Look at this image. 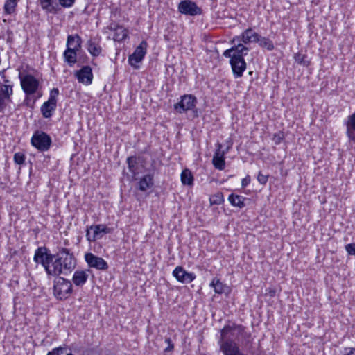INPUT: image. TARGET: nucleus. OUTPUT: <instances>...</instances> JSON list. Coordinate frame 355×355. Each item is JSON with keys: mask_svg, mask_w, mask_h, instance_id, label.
<instances>
[{"mask_svg": "<svg viewBox=\"0 0 355 355\" xmlns=\"http://www.w3.org/2000/svg\"><path fill=\"white\" fill-rule=\"evenodd\" d=\"M25 155L22 153H16L14 155V162L15 164L21 165L24 163Z\"/></svg>", "mask_w": 355, "mask_h": 355, "instance_id": "e433bc0d", "label": "nucleus"}, {"mask_svg": "<svg viewBox=\"0 0 355 355\" xmlns=\"http://www.w3.org/2000/svg\"><path fill=\"white\" fill-rule=\"evenodd\" d=\"M212 164L215 168L222 171L225 168V157H213Z\"/></svg>", "mask_w": 355, "mask_h": 355, "instance_id": "72a5a7b5", "label": "nucleus"}, {"mask_svg": "<svg viewBox=\"0 0 355 355\" xmlns=\"http://www.w3.org/2000/svg\"><path fill=\"white\" fill-rule=\"evenodd\" d=\"M64 349L62 347H55L52 351L49 352L47 355H62Z\"/></svg>", "mask_w": 355, "mask_h": 355, "instance_id": "c03bdc74", "label": "nucleus"}, {"mask_svg": "<svg viewBox=\"0 0 355 355\" xmlns=\"http://www.w3.org/2000/svg\"><path fill=\"white\" fill-rule=\"evenodd\" d=\"M128 167L133 176L137 174V159L135 156H131L127 158Z\"/></svg>", "mask_w": 355, "mask_h": 355, "instance_id": "c85d7f7f", "label": "nucleus"}, {"mask_svg": "<svg viewBox=\"0 0 355 355\" xmlns=\"http://www.w3.org/2000/svg\"><path fill=\"white\" fill-rule=\"evenodd\" d=\"M220 350L224 355H247L242 353L236 344V343L232 339H220L219 341Z\"/></svg>", "mask_w": 355, "mask_h": 355, "instance_id": "9b49d317", "label": "nucleus"}, {"mask_svg": "<svg viewBox=\"0 0 355 355\" xmlns=\"http://www.w3.org/2000/svg\"><path fill=\"white\" fill-rule=\"evenodd\" d=\"M35 101L36 99L32 101L28 96H26L24 101V104L28 107L33 108L35 106Z\"/></svg>", "mask_w": 355, "mask_h": 355, "instance_id": "79ce46f5", "label": "nucleus"}, {"mask_svg": "<svg viewBox=\"0 0 355 355\" xmlns=\"http://www.w3.org/2000/svg\"><path fill=\"white\" fill-rule=\"evenodd\" d=\"M210 286L213 287L215 293L218 294L225 292V286L218 279H214L210 283Z\"/></svg>", "mask_w": 355, "mask_h": 355, "instance_id": "7c9ffc66", "label": "nucleus"}, {"mask_svg": "<svg viewBox=\"0 0 355 355\" xmlns=\"http://www.w3.org/2000/svg\"><path fill=\"white\" fill-rule=\"evenodd\" d=\"M21 89L26 96L35 94L38 89L40 83L33 75L19 76Z\"/></svg>", "mask_w": 355, "mask_h": 355, "instance_id": "1a4fd4ad", "label": "nucleus"}, {"mask_svg": "<svg viewBox=\"0 0 355 355\" xmlns=\"http://www.w3.org/2000/svg\"><path fill=\"white\" fill-rule=\"evenodd\" d=\"M344 124L346 126L348 140L355 143V112L347 117Z\"/></svg>", "mask_w": 355, "mask_h": 355, "instance_id": "412c9836", "label": "nucleus"}, {"mask_svg": "<svg viewBox=\"0 0 355 355\" xmlns=\"http://www.w3.org/2000/svg\"><path fill=\"white\" fill-rule=\"evenodd\" d=\"M75 76L79 83L86 85L92 84L93 73L91 67L88 65L83 67L80 70L75 72Z\"/></svg>", "mask_w": 355, "mask_h": 355, "instance_id": "f3484780", "label": "nucleus"}, {"mask_svg": "<svg viewBox=\"0 0 355 355\" xmlns=\"http://www.w3.org/2000/svg\"><path fill=\"white\" fill-rule=\"evenodd\" d=\"M31 144L40 152H44L51 148L52 139L47 133L42 130H36L31 139Z\"/></svg>", "mask_w": 355, "mask_h": 355, "instance_id": "20e7f679", "label": "nucleus"}, {"mask_svg": "<svg viewBox=\"0 0 355 355\" xmlns=\"http://www.w3.org/2000/svg\"><path fill=\"white\" fill-rule=\"evenodd\" d=\"M178 8L180 13L186 15L195 16L202 13L201 8L195 2L190 0L181 1Z\"/></svg>", "mask_w": 355, "mask_h": 355, "instance_id": "ddd939ff", "label": "nucleus"}, {"mask_svg": "<svg viewBox=\"0 0 355 355\" xmlns=\"http://www.w3.org/2000/svg\"><path fill=\"white\" fill-rule=\"evenodd\" d=\"M74 45H76V42H73V46H74Z\"/></svg>", "mask_w": 355, "mask_h": 355, "instance_id": "09e8293b", "label": "nucleus"}, {"mask_svg": "<svg viewBox=\"0 0 355 355\" xmlns=\"http://www.w3.org/2000/svg\"><path fill=\"white\" fill-rule=\"evenodd\" d=\"M173 275L182 284L191 283L196 277L193 272H188L182 266H177L173 271Z\"/></svg>", "mask_w": 355, "mask_h": 355, "instance_id": "dca6fc26", "label": "nucleus"}, {"mask_svg": "<svg viewBox=\"0 0 355 355\" xmlns=\"http://www.w3.org/2000/svg\"><path fill=\"white\" fill-rule=\"evenodd\" d=\"M88 277L89 275L86 272V271L76 270L73 273L72 281L76 286H82L86 283Z\"/></svg>", "mask_w": 355, "mask_h": 355, "instance_id": "5701e85b", "label": "nucleus"}, {"mask_svg": "<svg viewBox=\"0 0 355 355\" xmlns=\"http://www.w3.org/2000/svg\"><path fill=\"white\" fill-rule=\"evenodd\" d=\"M181 181L183 184L192 185L193 182V177L191 171L188 169L184 170L181 173Z\"/></svg>", "mask_w": 355, "mask_h": 355, "instance_id": "c756f323", "label": "nucleus"}, {"mask_svg": "<svg viewBox=\"0 0 355 355\" xmlns=\"http://www.w3.org/2000/svg\"><path fill=\"white\" fill-rule=\"evenodd\" d=\"M73 292L70 280L58 277L53 281V295L59 300H67Z\"/></svg>", "mask_w": 355, "mask_h": 355, "instance_id": "7ed1b4c3", "label": "nucleus"}, {"mask_svg": "<svg viewBox=\"0 0 355 355\" xmlns=\"http://www.w3.org/2000/svg\"><path fill=\"white\" fill-rule=\"evenodd\" d=\"M85 260L89 268L99 270H106L108 269L107 261L102 257L96 256L92 252H87L85 254Z\"/></svg>", "mask_w": 355, "mask_h": 355, "instance_id": "4468645a", "label": "nucleus"}, {"mask_svg": "<svg viewBox=\"0 0 355 355\" xmlns=\"http://www.w3.org/2000/svg\"><path fill=\"white\" fill-rule=\"evenodd\" d=\"M165 343H167L168 346L164 349V352L168 353L173 351L174 344L173 343L171 338H166Z\"/></svg>", "mask_w": 355, "mask_h": 355, "instance_id": "58836bf2", "label": "nucleus"}, {"mask_svg": "<svg viewBox=\"0 0 355 355\" xmlns=\"http://www.w3.org/2000/svg\"><path fill=\"white\" fill-rule=\"evenodd\" d=\"M232 142L230 140L227 141V147L224 150H227V153L229 152L230 149L232 148Z\"/></svg>", "mask_w": 355, "mask_h": 355, "instance_id": "de8ad7c7", "label": "nucleus"}, {"mask_svg": "<svg viewBox=\"0 0 355 355\" xmlns=\"http://www.w3.org/2000/svg\"><path fill=\"white\" fill-rule=\"evenodd\" d=\"M246 328L242 324L233 323L232 325H225L220 331L222 339L226 338L227 335L231 333L236 340H248L251 334L245 331Z\"/></svg>", "mask_w": 355, "mask_h": 355, "instance_id": "39448f33", "label": "nucleus"}, {"mask_svg": "<svg viewBox=\"0 0 355 355\" xmlns=\"http://www.w3.org/2000/svg\"><path fill=\"white\" fill-rule=\"evenodd\" d=\"M250 182V177L249 175L244 178L241 181L242 187H245Z\"/></svg>", "mask_w": 355, "mask_h": 355, "instance_id": "a18cd8bd", "label": "nucleus"}, {"mask_svg": "<svg viewBox=\"0 0 355 355\" xmlns=\"http://www.w3.org/2000/svg\"><path fill=\"white\" fill-rule=\"evenodd\" d=\"M17 3V0H6L3 6L4 12L7 15L14 13L16 10Z\"/></svg>", "mask_w": 355, "mask_h": 355, "instance_id": "cd10ccee", "label": "nucleus"}, {"mask_svg": "<svg viewBox=\"0 0 355 355\" xmlns=\"http://www.w3.org/2000/svg\"><path fill=\"white\" fill-rule=\"evenodd\" d=\"M197 98L191 94H185L181 96L180 101L174 105V110L182 114L189 110L193 112L194 115L198 116V111L196 109Z\"/></svg>", "mask_w": 355, "mask_h": 355, "instance_id": "423d86ee", "label": "nucleus"}, {"mask_svg": "<svg viewBox=\"0 0 355 355\" xmlns=\"http://www.w3.org/2000/svg\"><path fill=\"white\" fill-rule=\"evenodd\" d=\"M259 40V35L254 32L251 28L245 30L240 36L236 37L232 42L237 40L242 42L243 44H248L251 42H257Z\"/></svg>", "mask_w": 355, "mask_h": 355, "instance_id": "a211bd4d", "label": "nucleus"}, {"mask_svg": "<svg viewBox=\"0 0 355 355\" xmlns=\"http://www.w3.org/2000/svg\"><path fill=\"white\" fill-rule=\"evenodd\" d=\"M229 202L232 206L237 207L239 208H243L245 207L244 200L245 198L232 193L228 197Z\"/></svg>", "mask_w": 355, "mask_h": 355, "instance_id": "a878e982", "label": "nucleus"}, {"mask_svg": "<svg viewBox=\"0 0 355 355\" xmlns=\"http://www.w3.org/2000/svg\"><path fill=\"white\" fill-rule=\"evenodd\" d=\"M42 9L46 14H57L60 10L58 0H39Z\"/></svg>", "mask_w": 355, "mask_h": 355, "instance_id": "4be33fe9", "label": "nucleus"}, {"mask_svg": "<svg viewBox=\"0 0 355 355\" xmlns=\"http://www.w3.org/2000/svg\"><path fill=\"white\" fill-rule=\"evenodd\" d=\"M268 175H263L261 173V172H259L257 176V180L258 182L261 184H266L268 182Z\"/></svg>", "mask_w": 355, "mask_h": 355, "instance_id": "a19ab883", "label": "nucleus"}, {"mask_svg": "<svg viewBox=\"0 0 355 355\" xmlns=\"http://www.w3.org/2000/svg\"><path fill=\"white\" fill-rule=\"evenodd\" d=\"M249 50L248 47L240 42L237 45H234L232 48L225 50L223 55L230 59L234 56L239 59H244L243 56L248 54Z\"/></svg>", "mask_w": 355, "mask_h": 355, "instance_id": "2eb2a0df", "label": "nucleus"}, {"mask_svg": "<svg viewBox=\"0 0 355 355\" xmlns=\"http://www.w3.org/2000/svg\"><path fill=\"white\" fill-rule=\"evenodd\" d=\"M67 355H73V354H72L69 353V354H67Z\"/></svg>", "mask_w": 355, "mask_h": 355, "instance_id": "8fccbe9b", "label": "nucleus"}, {"mask_svg": "<svg viewBox=\"0 0 355 355\" xmlns=\"http://www.w3.org/2000/svg\"><path fill=\"white\" fill-rule=\"evenodd\" d=\"M58 95V89L53 88L50 92L48 101L42 105L40 111L44 118L48 119L52 116L57 107V97Z\"/></svg>", "mask_w": 355, "mask_h": 355, "instance_id": "0eeeda50", "label": "nucleus"}, {"mask_svg": "<svg viewBox=\"0 0 355 355\" xmlns=\"http://www.w3.org/2000/svg\"><path fill=\"white\" fill-rule=\"evenodd\" d=\"M6 69H3L0 71V76L1 78L2 81H0V85L1 89L3 90L7 87L8 88L9 95L12 96L13 94V83L5 75Z\"/></svg>", "mask_w": 355, "mask_h": 355, "instance_id": "b1692460", "label": "nucleus"}, {"mask_svg": "<svg viewBox=\"0 0 355 355\" xmlns=\"http://www.w3.org/2000/svg\"><path fill=\"white\" fill-rule=\"evenodd\" d=\"M110 229L105 225H91L87 227L86 237L89 241H95L96 239L102 236L101 234L110 233Z\"/></svg>", "mask_w": 355, "mask_h": 355, "instance_id": "f8f14e48", "label": "nucleus"}, {"mask_svg": "<svg viewBox=\"0 0 355 355\" xmlns=\"http://www.w3.org/2000/svg\"><path fill=\"white\" fill-rule=\"evenodd\" d=\"M230 64L232 67L234 76L236 78L241 77L243 76V71L246 69V63L245 60L239 59L234 56L230 59Z\"/></svg>", "mask_w": 355, "mask_h": 355, "instance_id": "aec40b11", "label": "nucleus"}, {"mask_svg": "<svg viewBox=\"0 0 355 355\" xmlns=\"http://www.w3.org/2000/svg\"><path fill=\"white\" fill-rule=\"evenodd\" d=\"M82 39L78 35H69L67 40V49L64 51V60L70 67L77 62V53L81 49Z\"/></svg>", "mask_w": 355, "mask_h": 355, "instance_id": "f03ea898", "label": "nucleus"}, {"mask_svg": "<svg viewBox=\"0 0 355 355\" xmlns=\"http://www.w3.org/2000/svg\"><path fill=\"white\" fill-rule=\"evenodd\" d=\"M257 42H259L261 47L266 48L268 51H272L275 48L273 42L269 38L265 37H261L259 35V40Z\"/></svg>", "mask_w": 355, "mask_h": 355, "instance_id": "2f4dec72", "label": "nucleus"}, {"mask_svg": "<svg viewBox=\"0 0 355 355\" xmlns=\"http://www.w3.org/2000/svg\"><path fill=\"white\" fill-rule=\"evenodd\" d=\"M223 196L220 192L212 195L209 198V202L211 205H220L223 202Z\"/></svg>", "mask_w": 355, "mask_h": 355, "instance_id": "f704fd0d", "label": "nucleus"}, {"mask_svg": "<svg viewBox=\"0 0 355 355\" xmlns=\"http://www.w3.org/2000/svg\"><path fill=\"white\" fill-rule=\"evenodd\" d=\"M294 59L295 62L304 67L310 65V61L307 60V55L301 53L295 54Z\"/></svg>", "mask_w": 355, "mask_h": 355, "instance_id": "473e14b6", "label": "nucleus"}, {"mask_svg": "<svg viewBox=\"0 0 355 355\" xmlns=\"http://www.w3.org/2000/svg\"><path fill=\"white\" fill-rule=\"evenodd\" d=\"M153 185V176L150 174L144 175L139 182V189L146 191Z\"/></svg>", "mask_w": 355, "mask_h": 355, "instance_id": "393cba45", "label": "nucleus"}, {"mask_svg": "<svg viewBox=\"0 0 355 355\" xmlns=\"http://www.w3.org/2000/svg\"><path fill=\"white\" fill-rule=\"evenodd\" d=\"M225 154H227V150H222V144L220 143H217L216 150L214 153V157H225Z\"/></svg>", "mask_w": 355, "mask_h": 355, "instance_id": "c9c22d12", "label": "nucleus"}, {"mask_svg": "<svg viewBox=\"0 0 355 355\" xmlns=\"http://www.w3.org/2000/svg\"><path fill=\"white\" fill-rule=\"evenodd\" d=\"M53 255L54 257L50 264L47 275L56 277L60 275H67L75 268L76 259L69 249L60 248Z\"/></svg>", "mask_w": 355, "mask_h": 355, "instance_id": "f257e3e1", "label": "nucleus"}, {"mask_svg": "<svg viewBox=\"0 0 355 355\" xmlns=\"http://www.w3.org/2000/svg\"><path fill=\"white\" fill-rule=\"evenodd\" d=\"M54 255L49 253V250L45 246L39 247L35 252L33 260L37 263H40L48 274L50 264L53 259Z\"/></svg>", "mask_w": 355, "mask_h": 355, "instance_id": "6e6552de", "label": "nucleus"}, {"mask_svg": "<svg viewBox=\"0 0 355 355\" xmlns=\"http://www.w3.org/2000/svg\"><path fill=\"white\" fill-rule=\"evenodd\" d=\"M266 294L270 295V297H274L276 294V291L271 288H267L266 290Z\"/></svg>", "mask_w": 355, "mask_h": 355, "instance_id": "49530a36", "label": "nucleus"}, {"mask_svg": "<svg viewBox=\"0 0 355 355\" xmlns=\"http://www.w3.org/2000/svg\"><path fill=\"white\" fill-rule=\"evenodd\" d=\"M148 43L143 40L139 45L135 49L134 52L128 58V63L134 69H139L138 63L141 62L144 58L147 52Z\"/></svg>", "mask_w": 355, "mask_h": 355, "instance_id": "9d476101", "label": "nucleus"}, {"mask_svg": "<svg viewBox=\"0 0 355 355\" xmlns=\"http://www.w3.org/2000/svg\"><path fill=\"white\" fill-rule=\"evenodd\" d=\"M284 138V132L282 131H279L273 135L272 141H274L275 144L278 145L283 141Z\"/></svg>", "mask_w": 355, "mask_h": 355, "instance_id": "4c0bfd02", "label": "nucleus"}, {"mask_svg": "<svg viewBox=\"0 0 355 355\" xmlns=\"http://www.w3.org/2000/svg\"><path fill=\"white\" fill-rule=\"evenodd\" d=\"M114 31V40L115 41L121 42L128 37V31L122 26H117Z\"/></svg>", "mask_w": 355, "mask_h": 355, "instance_id": "bb28decb", "label": "nucleus"}, {"mask_svg": "<svg viewBox=\"0 0 355 355\" xmlns=\"http://www.w3.org/2000/svg\"><path fill=\"white\" fill-rule=\"evenodd\" d=\"M76 0H58L59 6L64 8H70L75 3Z\"/></svg>", "mask_w": 355, "mask_h": 355, "instance_id": "ea45409f", "label": "nucleus"}, {"mask_svg": "<svg viewBox=\"0 0 355 355\" xmlns=\"http://www.w3.org/2000/svg\"><path fill=\"white\" fill-rule=\"evenodd\" d=\"M345 250L349 255H355V243L347 244Z\"/></svg>", "mask_w": 355, "mask_h": 355, "instance_id": "37998d69", "label": "nucleus"}, {"mask_svg": "<svg viewBox=\"0 0 355 355\" xmlns=\"http://www.w3.org/2000/svg\"><path fill=\"white\" fill-rule=\"evenodd\" d=\"M87 49L93 57L99 56L102 52L101 37L98 36L91 37L87 42Z\"/></svg>", "mask_w": 355, "mask_h": 355, "instance_id": "6ab92c4d", "label": "nucleus"}]
</instances>
